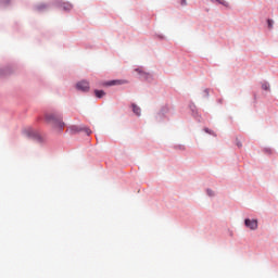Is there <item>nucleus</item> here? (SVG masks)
Masks as SVG:
<instances>
[{
	"instance_id": "3",
	"label": "nucleus",
	"mask_w": 278,
	"mask_h": 278,
	"mask_svg": "<svg viewBox=\"0 0 278 278\" xmlns=\"http://www.w3.org/2000/svg\"><path fill=\"white\" fill-rule=\"evenodd\" d=\"M76 89L80 90V92H88L90 90V83L86 80L78 81L76 84Z\"/></svg>"
},
{
	"instance_id": "5",
	"label": "nucleus",
	"mask_w": 278,
	"mask_h": 278,
	"mask_svg": "<svg viewBox=\"0 0 278 278\" xmlns=\"http://www.w3.org/2000/svg\"><path fill=\"white\" fill-rule=\"evenodd\" d=\"M131 108H132V112H134V114H136V116L141 115L142 110L140 109V106H137L136 103H132Z\"/></svg>"
},
{
	"instance_id": "12",
	"label": "nucleus",
	"mask_w": 278,
	"mask_h": 278,
	"mask_svg": "<svg viewBox=\"0 0 278 278\" xmlns=\"http://www.w3.org/2000/svg\"><path fill=\"white\" fill-rule=\"evenodd\" d=\"M115 81L109 83V86H114Z\"/></svg>"
},
{
	"instance_id": "7",
	"label": "nucleus",
	"mask_w": 278,
	"mask_h": 278,
	"mask_svg": "<svg viewBox=\"0 0 278 278\" xmlns=\"http://www.w3.org/2000/svg\"><path fill=\"white\" fill-rule=\"evenodd\" d=\"M94 94L98 99H102V97H105V91L103 90H94Z\"/></svg>"
},
{
	"instance_id": "2",
	"label": "nucleus",
	"mask_w": 278,
	"mask_h": 278,
	"mask_svg": "<svg viewBox=\"0 0 278 278\" xmlns=\"http://www.w3.org/2000/svg\"><path fill=\"white\" fill-rule=\"evenodd\" d=\"M80 131H84L86 134V136H90V134H92V130H90V128L88 127H81V126H77L74 125L71 127V134H79Z\"/></svg>"
},
{
	"instance_id": "15",
	"label": "nucleus",
	"mask_w": 278,
	"mask_h": 278,
	"mask_svg": "<svg viewBox=\"0 0 278 278\" xmlns=\"http://www.w3.org/2000/svg\"><path fill=\"white\" fill-rule=\"evenodd\" d=\"M238 144V147H242V143H237Z\"/></svg>"
},
{
	"instance_id": "6",
	"label": "nucleus",
	"mask_w": 278,
	"mask_h": 278,
	"mask_svg": "<svg viewBox=\"0 0 278 278\" xmlns=\"http://www.w3.org/2000/svg\"><path fill=\"white\" fill-rule=\"evenodd\" d=\"M211 3H218L219 5H224L225 8H229V3L225 0H210Z\"/></svg>"
},
{
	"instance_id": "1",
	"label": "nucleus",
	"mask_w": 278,
	"mask_h": 278,
	"mask_svg": "<svg viewBox=\"0 0 278 278\" xmlns=\"http://www.w3.org/2000/svg\"><path fill=\"white\" fill-rule=\"evenodd\" d=\"M46 121L56 129H64V122H62V116L58 113L46 114Z\"/></svg>"
},
{
	"instance_id": "13",
	"label": "nucleus",
	"mask_w": 278,
	"mask_h": 278,
	"mask_svg": "<svg viewBox=\"0 0 278 278\" xmlns=\"http://www.w3.org/2000/svg\"><path fill=\"white\" fill-rule=\"evenodd\" d=\"M181 4H182V5H186V0H182V1H181Z\"/></svg>"
},
{
	"instance_id": "10",
	"label": "nucleus",
	"mask_w": 278,
	"mask_h": 278,
	"mask_svg": "<svg viewBox=\"0 0 278 278\" xmlns=\"http://www.w3.org/2000/svg\"><path fill=\"white\" fill-rule=\"evenodd\" d=\"M206 192L208 197H214V191H212V189H207Z\"/></svg>"
},
{
	"instance_id": "8",
	"label": "nucleus",
	"mask_w": 278,
	"mask_h": 278,
	"mask_svg": "<svg viewBox=\"0 0 278 278\" xmlns=\"http://www.w3.org/2000/svg\"><path fill=\"white\" fill-rule=\"evenodd\" d=\"M262 88H263V90H270V85H268L267 83H264L262 85Z\"/></svg>"
},
{
	"instance_id": "9",
	"label": "nucleus",
	"mask_w": 278,
	"mask_h": 278,
	"mask_svg": "<svg viewBox=\"0 0 278 278\" xmlns=\"http://www.w3.org/2000/svg\"><path fill=\"white\" fill-rule=\"evenodd\" d=\"M274 23H275V22H274L273 20H268V21H267V25H268L269 29H273Z\"/></svg>"
},
{
	"instance_id": "14",
	"label": "nucleus",
	"mask_w": 278,
	"mask_h": 278,
	"mask_svg": "<svg viewBox=\"0 0 278 278\" xmlns=\"http://www.w3.org/2000/svg\"><path fill=\"white\" fill-rule=\"evenodd\" d=\"M137 73H142V71H140L139 68L136 70Z\"/></svg>"
},
{
	"instance_id": "4",
	"label": "nucleus",
	"mask_w": 278,
	"mask_h": 278,
	"mask_svg": "<svg viewBox=\"0 0 278 278\" xmlns=\"http://www.w3.org/2000/svg\"><path fill=\"white\" fill-rule=\"evenodd\" d=\"M244 225H245V227H248V229H251L252 231H255V229H257V220L256 219L247 218L244 220Z\"/></svg>"
},
{
	"instance_id": "11",
	"label": "nucleus",
	"mask_w": 278,
	"mask_h": 278,
	"mask_svg": "<svg viewBox=\"0 0 278 278\" xmlns=\"http://www.w3.org/2000/svg\"><path fill=\"white\" fill-rule=\"evenodd\" d=\"M204 131H205L206 134H214V132H212V130H210L208 128H204Z\"/></svg>"
}]
</instances>
